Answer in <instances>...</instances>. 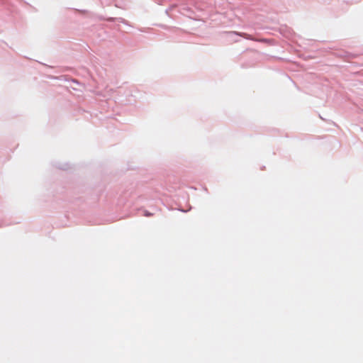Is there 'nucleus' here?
Listing matches in <instances>:
<instances>
[{
	"instance_id": "f257e3e1",
	"label": "nucleus",
	"mask_w": 363,
	"mask_h": 363,
	"mask_svg": "<svg viewBox=\"0 0 363 363\" xmlns=\"http://www.w3.org/2000/svg\"><path fill=\"white\" fill-rule=\"evenodd\" d=\"M237 34L242 37H244L247 39L254 40L252 38L250 37V35L246 33H237Z\"/></svg>"
}]
</instances>
